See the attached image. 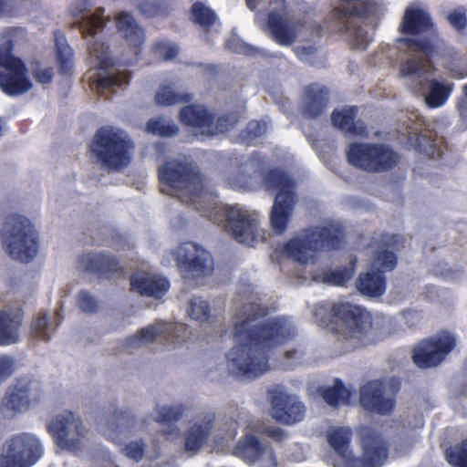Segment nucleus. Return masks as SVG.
<instances>
[{"mask_svg":"<svg viewBox=\"0 0 467 467\" xmlns=\"http://www.w3.org/2000/svg\"><path fill=\"white\" fill-rule=\"evenodd\" d=\"M265 157L257 151L253 152L238 172L228 176L226 182L231 188L238 191H255L265 184L267 191L275 192L271 226L276 234H283L296 202V183L283 171L275 169L265 173Z\"/></svg>","mask_w":467,"mask_h":467,"instance_id":"obj_4","label":"nucleus"},{"mask_svg":"<svg viewBox=\"0 0 467 467\" xmlns=\"http://www.w3.org/2000/svg\"><path fill=\"white\" fill-rule=\"evenodd\" d=\"M43 454L39 438L31 432L9 437L0 451V467H31Z\"/></svg>","mask_w":467,"mask_h":467,"instance_id":"obj_11","label":"nucleus"},{"mask_svg":"<svg viewBox=\"0 0 467 467\" xmlns=\"http://www.w3.org/2000/svg\"><path fill=\"white\" fill-rule=\"evenodd\" d=\"M31 329L36 338L44 341L49 340L52 331L49 317L46 313H40L32 322Z\"/></svg>","mask_w":467,"mask_h":467,"instance_id":"obj_46","label":"nucleus"},{"mask_svg":"<svg viewBox=\"0 0 467 467\" xmlns=\"http://www.w3.org/2000/svg\"><path fill=\"white\" fill-rule=\"evenodd\" d=\"M362 457H355L350 450L352 431L348 427H333L327 431V441L339 457L337 467H381L387 461L388 450L382 436L369 427L359 430Z\"/></svg>","mask_w":467,"mask_h":467,"instance_id":"obj_6","label":"nucleus"},{"mask_svg":"<svg viewBox=\"0 0 467 467\" xmlns=\"http://www.w3.org/2000/svg\"><path fill=\"white\" fill-rule=\"evenodd\" d=\"M178 47L175 43L168 40L157 41L152 47L153 54L163 60H171L178 54Z\"/></svg>","mask_w":467,"mask_h":467,"instance_id":"obj_48","label":"nucleus"},{"mask_svg":"<svg viewBox=\"0 0 467 467\" xmlns=\"http://www.w3.org/2000/svg\"><path fill=\"white\" fill-rule=\"evenodd\" d=\"M25 0H0V18L15 17L23 13Z\"/></svg>","mask_w":467,"mask_h":467,"instance_id":"obj_50","label":"nucleus"},{"mask_svg":"<svg viewBox=\"0 0 467 467\" xmlns=\"http://www.w3.org/2000/svg\"><path fill=\"white\" fill-rule=\"evenodd\" d=\"M3 244L10 256L23 263L36 257L37 237L31 222L20 214L8 216L1 233Z\"/></svg>","mask_w":467,"mask_h":467,"instance_id":"obj_10","label":"nucleus"},{"mask_svg":"<svg viewBox=\"0 0 467 467\" xmlns=\"http://www.w3.org/2000/svg\"><path fill=\"white\" fill-rule=\"evenodd\" d=\"M332 316L336 320L333 332L340 353L348 352L377 341L371 315L363 307L348 302L335 304Z\"/></svg>","mask_w":467,"mask_h":467,"instance_id":"obj_8","label":"nucleus"},{"mask_svg":"<svg viewBox=\"0 0 467 467\" xmlns=\"http://www.w3.org/2000/svg\"><path fill=\"white\" fill-rule=\"evenodd\" d=\"M385 389L386 385L382 380H371L364 384L359 389L361 406L371 412L389 414L393 410L395 401Z\"/></svg>","mask_w":467,"mask_h":467,"instance_id":"obj_23","label":"nucleus"},{"mask_svg":"<svg viewBox=\"0 0 467 467\" xmlns=\"http://www.w3.org/2000/svg\"><path fill=\"white\" fill-rule=\"evenodd\" d=\"M93 6L91 0H76L71 5L70 13L75 19V25L88 43V62L90 69L98 70L90 78H94L97 88L102 92H114L117 88L129 83L130 75L127 71L111 68L112 59L100 36L107 20L103 16L104 8L98 7L92 12Z\"/></svg>","mask_w":467,"mask_h":467,"instance_id":"obj_5","label":"nucleus"},{"mask_svg":"<svg viewBox=\"0 0 467 467\" xmlns=\"http://www.w3.org/2000/svg\"><path fill=\"white\" fill-rule=\"evenodd\" d=\"M78 267L82 271L107 278L121 272V267L116 258L101 253L82 254L78 258Z\"/></svg>","mask_w":467,"mask_h":467,"instance_id":"obj_28","label":"nucleus"},{"mask_svg":"<svg viewBox=\"0 0 467 467\" xmlns=\"http://www.w3.org/2000/svg\"><path fill=\"white\" fill-rule=\"evenodd\" d=\"M358 110L355 106L336 109L331 116L332 123L346 135L366 137L368 134L367 126L361 120H355Z\"/></svg>","mask_w":467,"mask_h":467,"instance_id":"obj_32","label":"nucleus"},{"mask_svg":"<svg viewBox=\"0 0 467 467\" xmlns=\"http://www.w3.org/2000/svg\"><path fill=\"white\" fill-rule=\"evenodd\" d=\"M158 176L162 193L192 205L236 242L254 246L265 240L258 213L241 204L220 203L213 192L203 190L199 169L189 157L180 155L166 161L159 167Z\"/></svg>","mask_w":467,"mask_h":467,"instance_id":"obj_2","label":"nucleus"},{"mask_svg":"<svg viewBox=\"0 0 467 467\" xmlns=\"http://www.w3.org/2000/svg\"><path fill=\"white\" fill-rule=\"evenodd\" d=\"M315 52L316 48L312 46L297 47L296 49V57L304 62H309Z\"/></svg>","mask_w":467,"mask_h":467,"instance_id":"obj_60","label":"nucleus"},{"mask_svg":"<svg viewBox=\"0 0 467 467\" xmlns=\"http://www.w3.org/2000/svg\"><path fill=\"white\" fill-rule=\"evenodd\" d=\"M235 304L232 329L234 345L225 354L226 368L231 375L254 379L270 369L269 351L296 337V327L285 316L263 319L274 308L254 293L252 284H240Z\"/></svg>","mask_w":467,"mask_h":467,"instance_id":"obj_1","label":"nucleus"},{"mask_svg":"<svg viewBox=\"0 0 467 467\" xmlns=\"http://www.w3.org/2000/svg\"><path fill=\"white\" fill-rule=\"evenodd\" d=\"M139 9L140 12L147 17H154L161 14V8L150 1L142 2Z\"/></svg>","mask_w":467,"mask_h":467,"instance_id":"obj_58","label":"nucleus"},{"mask_svg":"<svg viewBox=\"0 0 467 467\" xmlns=\"http://www.w3.org/2000/svg\"><path fill=\"white\" fill-rule=\"evenodd\" d=\"M404 54L400 66V77L406 80V85L414 92L425 90V102L429 108L436 109L443 106L451 97L454 84L448 79L431 78L433 66L431 61L433 56V45L429 41H419L412 38L400 37L396 46L381 47L376 57L380 63L382 59H393L394 52Z\"/></svg>","mask_w":467,"mask_h":467,"instance_id":"obj_3","label":"nucleus"},{"mask_svg":"<svg viewBox=\"0 0 467 467\" xmlns=\"http://www.w3.org/2000/svg\"><path fill=\"white\" fill-rule=\"evenodd\" d=\"M270 416L283 425H295L304 420L306 408L300 398L289 392L282 385L274 386L267 391Z\"/></svg>","mask_w":467,"mask_h":467,"instance_id":"obj_17","label":"nucleus"},{"mask_svg":"<svg viewBox=\"0 0 467 467\" xmlns=\"http://www.w3.org/2000/svg\"><path fill=\"white\" fill-rule=\"evenodd\" d=\"M117 28L130 47L138 48L143 44L144 29L130 13L121 12L117 16Z\"/></svg>","mask_w":467,"mask_h":467,"instance_id":"obj_35","label":"nucleus"},{"mask_svg":"<svg viewBox=\"0 0 467 467\" xmlns=\"http://www.w3.org/2000/svg\"><path fill=\"white\" fill-rule=\"evenodd\" d=\"M123 453L128 458L139 462L144 454V443L141 441H132L124 447Z\"/></svg>","mask_w":467,"mask_h":467,"instance_id":"obj_54","label":"nucleus"},{"mask_svg":"<svg viewBox=\"0 0 467 467\" xmlns=\"http://www.w3.org/2000/svg\"><path fill=\"white\" fill-rule=\"evenodd\" d=\"M146 130L154 135L168 137L176 134L178 127L168 118H154L148 121Z\"/></svg>","mask_w":467,"mask_h":467,"instance_id":"obj_43","label":"nucleus"},{"mask_svg":"<svg viewBox=\"0 0 467 467\" xmlns=\"http://www.w3.org/2000/svg\"><path fill=\"white\" fill-rule=\"evenodd\" d=\"M134 143L129 134L119 128H100L93 137L90 151L97 161L108 170L120 171L131 161Z\"/></svg>","mask_w":467,"mask_h":467,"instance_id":"obj_9","label":"nucleus"},{"mask_svg":"<svg viewBox=\"0 0 467 467\" xmlns=\"http://www.w3.org/2000/svg\"><path fill=\"white\" fill-rule=\"evenodd\" d=\"M175 261L184 279L198 282L213 273L212 254L202 245L192 242L181 244L173 253Z\"/></svg>","mask_w":467,"mask_h":467,"instance_id":"obj_16","label":"nucleus"},{"mask_svg":"<svg viewBox=\"0 0 467 467\" xmlns=\"http://www.w3.org/2000/svg\"><path fill=\"white\" fill-rule=\"evenodd\" d=\"M442 66L455 78H467V57L457 53L454 49H448L444 56Z\"/></svg>","mask_w":467,"mask_h":467,"instance_id":"obj_41","label":"nucleus"},{"mask_svg":"<svg viewBox=\"0 0 467 467\" xmlns=\"http://www.w3.org/2000/svg\"><path fill=\"white\" fill-rule=\"evenodd\" d=\"M57 60L60 70L67 73L74 66V52L60 31L55 32Z\"/></svg>","mask_w":467,"mask_h":467,"instance_id":"obj_39","label":"nucleus"},{"mask_svg":"<svg viewBox=\"0 0 467 467\" xmlns=\"http://www.w3.org/2000/svg\"><path fill=\"white\" fill-rule=\"evenodd\" d=\"M262 0H246L247 6L251 10H254L258 5H261Z\"/></svg>","mask_w":467,"mask_h":467,"instance_id":"obj_63","label":"nucleus"},{"mask_svg":"<svg viewBox=\"0 0 467 467\" xmlns=\"http://www.w3.org/2000/svg\"><path fill=\"white\" fill-rule=\"evenodd\" d=\"M327 101V88L317 84H313L306 89L303 111L308 117H317L325 109Z\"/></svg>","mask_w":467,"mask_h":467,"instance_id":"obj_36","label":"nucleus"},{"mask_svg":"<svg viewBox=\"0 0 467 467\" xmlns=\"http://www.w3.org/2000/svg\"><path fill=\"white\" fill-rule=\"evenodd\" d=\"M267 26L275 42L281 46H290L304 26L299 21L293 19L285 9H282L272 11L268 15Z\"/></svg>","mask_w":467,"mask_h":467,"instance_id":"obj_25","label":"nucleus"},{"mask_svg":"<svg viewBox=\"0 0 467 467\" xmlns=\"http://www.w3.org/2000/svg\"><path fill=\"white\" fill-rule=\"evenodd\" d=\"M15 29H8L4 32L0 40V67L4 69L13 66L15 61H21L20 58L12 56L11 51L13 48V44L11 41V33H13Z\"/></svg>","mask_w":467,"mask_h":467,"instance_id":"obj_44","label":"nucleus"},{"mask_svg":"<svg viewBox=\"0 0 467 467\" xmlns=\"http://www.w3.org/2000/svg\"><path fill=\"white\" fill-rule=\"evenodd\" d=\"M400 142L407 149L415 150L433 158L436 153V146L432 138L428 135L419 123L408 125L401 133Z\"/></svg>","mask_w":467,"mask_h":467,"instance_id":"obj_31","label":"nucleus"},{"mask_svg":"<svg viewBox=\"0 0 467 467\" xmlns=\"http://www.w3.org/2000/svg\"><path fill=\"white\" fill-rule=\"evenodd\" d=\"M192 99L191 93L176 92L173 83L162 84L155 95L156 104L164 107L189 102Z\"/></svg>","mask_w":467,"mask_h":467,"instance_id":"obj_38","label":"nucleus"},{"mask_svg":"<svg viewBox=\"0 0 467 467\" xmlns=\"http://www.w3.org/2000/svg\"><path fill=\"white\" fill-rule=\"evenodd\" d=\"M188 327L184 324H172L158 321L148 326L137 334L128 337L122 346L123 350L133 352L158 338L167 342L176 343L186 336Z\"/></svg>","mask_w":467,"mask_h":467,"instance_id":"obj_19","label":"nucleus"},{"mask_svg":"<svg viewBox=\"0 0 467 467\" xmlns=\"http://www.w3.org/2000/svg\"><path fill=\"white\" fill-rule=\"evenodd\" d=\"M100 431L103 432L105 436L108 437L109 440L117 443L119 441V436L124 431H126V427L121 425H115L110 423L109 425H100Z\"/></svg>","mask_w":467,"mask_h":467,"instance_id":"obj_55","label":"nucleus"},{"mask_svg":"<svg viewBox=\"0 0 467 467\" xmlns=\"http://www.w3.org/2000/svg\"><path fill=\"white\" fill-rule=\"evenodd\" d=\"M15 359L6 355H0V382L9 378L15 371Z\"/></svg>","mask_w":467,"mask_h":467,"instance_id":"obj_53","label":"nucleus"},{"mask_svg":"<svg viewBox=\"0 0 467 467\" xmlns=\"http://www.w3.org/2000/svg\"><path fill=\"white\" fill-rule=\"evenodd\" d=\"M449 24L457 31L463 30L467 26L466 9L458 6L451 10L446 16Z\"/></svg>","mask_w":467,"mask_h":467,"instance_id":"obj_51","label":"nucleus"},{"mask_svg":"<svg viewBox=\"0 0 467 467\" xmlns=\"http://www.w3.org/2000/svg\"><path fill=\"white\" fill-rule=\"evenodd\" d=\"M342 238L340 223L329 221L323 226L300 230L283 244L281 253L301 265H312L317 262L320 251L338 249Z\"/></svg>","mask_w":467,"mask_h":467,"instance_id":"obj_7","label":"nucleus"},{"mask_svg":"<svg viewBox=\"0 0 467 467\" xmlns=\"http://www.w3.org/2000/svg\"><path fill=\"white\" fill-rule=\"evenodd\" d=\"M456 347L454 336L441 332L437 336L421 341L413 351L412 359L416 366L422 368L439 365Z\"/></svg>","mask_w":467,"mask_h":467,"instance_id":"obj_21","label":"nucleus"},{"mask_svg":"<svg viewBox=\"0 0 467 467\" xmlns=\"http://www.w3.org/2000/svg\"><path fill=\"white\" fill-rule=\"evenodd\" d=\"M433 274L437 275H441L443 278H451V270L448 268L447 264L442 263L441 265H436L432 269Z\"/></svg>","mask_w":467,"mask_h":467,"instance_id":"obj_62","label":"nucleus"},{"mask_svg":"<svg viewBox=\"0 0 467 467\" xmlns=\"http://www.w3.org/2000/svg\"><path fill=\"white\" fill-rule=\"evenodd\" d=\"M131 289L138 294L156 299L161 298L170 289L167 278L148 270H138L130 277Z\"/></svg>","mask_w":467,"mask_h":467,"instance_id":"obj_26","label":"nucleus"},{"mask_svg":"<svg viewBox=\"0 0 467 467\" xmlns=\"http://www.w3.org/2000/svg\"><path fill=\"white\" fill-rule=\"evenodd\" d=\"M25 63L15 61L13 66L0 72V88L9 96L22 95L32 88Z\"/></svg>","mask_w":467,"mask_h":467,"instance_id":"obj_27","label":"nucleus"},{"mask_svg":"<svg viewBox=\"0 0 467 467\" xmlns=\"http://www.w3.org/2000/svg\"><path fill=\"white\" fill-rule=\"evenodd\" d=\"M48 432L59 448L77 454L83 448L87 429L80 417L70 410H64L48 424Z\"/></svg>","mask_w":467,"mask_h":467,"instance_id":"obj_15","label":"nucleus"},{"mask_svg":"<svg viewBox=\"0 0 467 467\" xmlns=\"http://www.w3.org/2000/svg\"><path fill=\"white\" fill-rule=\"evenodd\" d=\"M356 390L351 387H345L340 379H335L332 386L324 388L321 390V397L324 401L331 407L350 405L352 396Z\"/></svg>","mask_w":467,"mask_h":467,"instance_id":"obj_37","label":"nucleus"},{"mask_svg":"<svg viewBox=\"0 0 467 467\" xmlns=\"http://www.w3.org/2000/svg\"><path fill=\"white\" fill-rule=\"evenodd\" d=\"M347 157L353 166L377 172L392 168L399 161L398 154L389 147L374 143H352Z\"/></svg>","mask_w":467,"mask_h":467,"instance_id":"obj_14","label":"nucleus"},{"mask_svg":"<svg viewBox=\"0 0 467 467\" xmlns=\"http://www.w3.org/2000/svg\"><path fill=\"white\" fill-rule=\"evenodd\" d=\"M184 408L182 404L156 405L155 420L161 425V432L169 441L179 438L180 430L175 423L182 418Z\"/></svg>","mask_w":467,"mask_h":467,"instance_id":"obj_33","label":"nucleus"},{"mask_svg":"<svg viewBox=\"0 0 467 467\" xmlns=\"http://www.w3.org/2000/svg\"><path fill=\"white\" fill-rule=\"evenodd\" d=\"M306 353L304 345L296 343L286 348L278 358L277 365L285 370H292L305 364Z\"/></svg>","mask_w":467,"mask_h":467,"instance_id":"obj_40","label":"nucleus"},{"mask_svg":"<svg viewBox=\"0 0 467 467\" xmlns=\"http://www.w3.org/2000/svg\"><path fill=\"white\" fill-rule=\"evenodd\" d=\"M189 317L200 323H204L211 317V308L207 300L200 296H194L191 299L187 308Z\"/></svg>","mask_w":467,"mask_h":467,"instance_id":"obj_42","label":"nucleus"},{"mask_svg":"<svg viewBox=\"0 0 467 467\" xmlns=\"http://www.w3.org/2000/svg\"><path fill=\"white\" fill-rule=\"evenodd\" d=\"M23 313L19 308L0 310V345L15 344L19 338Z\"/></svg>","mask_w":467,"mask_h":467,"instance_id":"obj_34","label":"nucleus"},{"mask_svg":"<svg viewBox=\"0 0 467 467\" xmlns=\"http://www.w3.org/2000/svg\"><path fill=\"white\" fill-rule=\"evenodd\" d=\"M462 91L465 98L459 100L457 109L460 117L462 119L467 120V84L462 87Z\"/></svg>","mask_w":467,"mask_h":467,"instance_id":"obj_61","label":"nucleus"},{"mask_svg":"<svg viewBox=\"0 0 467 467\" xmlns=\"http://www.w3.org/2000/svg\"><path fill=\"white\" fill-rule=\"evenodd\" d=\"M34 77L41 84H48L53 79V68L50 67H38L34 70Z\"/></svg>","mask_w":467,"mask_h":467,"instance_id":"obj_57","label":"nucleus"},{"mask_svg":"<svg viewBox=\"0 0 467 467\" xmlns=\"http://www.w3.org/2000/svg\"><path fill=\"white\" fill-rule=\"evenodd\" d=\"M192 19L201 26L208 27L215 23L216 15L203 3L197 2L192 7Z\"/></svg>","mask_w":467,"mask_h":467,"instance_id":"obj_45","label":"nucleus"},{"mask_svg":"<svg viewBox=\"0 0 467 467\" xmlns=\"http://www.w3.org/2000/svg\"><path fill=\"white\" fill-rule=\"evenodd\" d=\"M226 417L230 423L224 422L220 426L215 435L216 441L222 444L232 441L237 434V427H244V431L263 433L276 441H285L287 433L276 426H269L254 418L244 408L231 406L228 409Z\"/></svg>","mask_w":467,"mask_h":467,"instance_id":"obj_12","label":"nucleus"},{"mask_svg":"<svg viewBox=\"0 0 467 467\" xmlns=\"http://www.w3.org/2000/svg\"><path fill=\"white\" fill-rule=\"evenodd\" d=\"M399 238H400L399 236L393 235L390 237L389 240H388V243L390 244H394L398 243Z\"/></svg>","mask_w":467,"mask_h":467,"instance_id":"obj_64","label":"nucleus"},{"mask_svg":"<svg viewBox=\"0 0 467 467\" xmlns=\"http://www.w3.org/2000/svg\"><path fill=\"white\" fill-rule=\"evenodd\" d=\"M78 307L87 313H93L97 310L98 302L95 297L87 291H81L77 297Z\"/></svg>","mask_w":467,"mask_h":467,"instance_id":"obj_52","label":"nucleus"},{"mask_svg":"<svg viewBox=\"0 0 467 467\" xmlns=\"http://www.w3.org/2000/svg\"><path fill=\"white\" fill-rule=\"evenodd\" d=\"M215 413H202L192 425L185 437V450L196 452L208 440L215 420Z\"/></svg>","mask_w":467,"mask_h":467,"instance_id":"obj_29","label":"nucleus"},{"mask_svg":"<svg viewBox=\"0 0 467 467\" xmlns=\"http://www.w3.org/2000/svg\"><path fill=\"white\" fill-rule=\"evenodd\" d=\"M239 440L234 449V454L245 462H259V467H277V459L274 451L263 445L257 437L249 431Z\"/></svg>","mask_w":467,"mask_h":467,"instance_id":"obj_22","label":"nucleus"},{"mask_svg":"<svg viewBox=\"0 0 467 467\" xmlns=\"http://www.w3.org/2000/svg\"><path fill=\"white\" fill-rule=\"evenodd\" d=\"M226 47L234 53L253 54L254 47L241 41L234 35L232 38L227 40Z\"/></svg>","mask_w":467,"mask_h":467,"instance_id":"obj_56","label":"nucleus"},{"mask_svg":"<svg viewBox=\"0 0 467 467\" xmlns=\"http://www.w3.org/2000/svg\"><path fill=\"white\" fill-rule=\"evenodd\" d=\"M43 394L41 382L31 377L18 379L6 390L0 403V412L5 418L26 413L37 403Z\"/></svg>","mask_w":467,"mask_h":467,"instance_id":"obj_13","label":"nucleus"},{"mask_svg":"<svg viewBox=\"0 0 467 467\" xmlns=\"http://www.w3.org/2000/svg\"><path fill=\"white\" fill-rule=\"evenodd\" d=\"M399 31L403 35L410 36L434 31V23L431 14L422 2H412L406 6Z\"/></svg>","mask_w":467,"mask_h":467,"instance_id":"obj_24","label":"nucleus"},{"mask_svg":"<svg viewBox=\"0 0 467 467\" xmlns=\"http://www.w3.org/2000/svg\"><path fill=\"white\" fill-rule=\"evenodd\" d=\"M356 260H351L348 266L329 269L322 272L312 273L311 277L307 275L302 274L301 270L298 269L295 273L296 278L298 283H306L312 279L316 282H321L332 285H344L348 280H350L355 273Z\"/></svg>","mask_w":467,"mask_h":467,"instance_id":"obj_30","label":"nucleus"},{"mask_svg":"<svg viewBox=\"0 0 467 467\" xmlns=\"http://www.w3.org/2000/svg\"><path fill=\"white\" fill-rule=\"evenodd\" d=\"M181 121L196 129L205 136L223 133L236 123L237 116L234 113L220 117L213 124V116L202 105H191L182 109Z\"/></svg>","mask_w":467,"mask_h":467,"instance_id":"obj_20","label":"nucleus"},{"mask_svg":"<svg viewBox=\"0 0 467 467\" xmlns=\"http://www.w3.org/2000/svg\"><path fill=\"white\" fill-rule=\"evenodd\" d=\"M402 317H403L405 323L409 327L416 326L420 321V319L422 317L420 312H419L417 310H413V309H409V310L403 311Z\"/></svg>","mask_w":467,"mask_h":467,"instance_id":"obj_59","label":"nucleus"},{"mask_svg":"<svg viewBox=\"0 0 467 467\" xmlns=\"http://www.w3.org/2000/svg\"><path fill=\"white\" fill-rule=\"evenodd\" d=\"M267 130V124L265 121L252 120L250 121L246 129L242 131L241 138L245 143H252L256 138L265 133Z\"/></svg>","mask_w":467,"mask_h":467,"instance_id":"obj_49","label":"nucleus"},{"mask_svg":"<svg viewBox=\"0 0 467 467\" xmlns=\"http://www.w3.org/2000/svg\"><path fill=\"white\" fill-rule=\"evenodd\" d=\"M446 459L454 467H467V440L446 450Z\"/></svg>","mask_w":467,"mask_h":467,"instance_id":"obj_47","label":"nucleus"},{"mask_svg":"<svg viewBox=\"0 0 467 467\" xmlns=\"http://www.w3.org/2000/svg\"><path fill=\"white\" fill-rule=\"evenodd\" d=\"M397 265L396 254L387 249L377 250L372 256L370 269L360 275L357 281L358 290L368 297H379L386 290L385 272L392 271Z\"/></svg>","mask_w":467,"mask_h":467,"instance_id":"obj_18","label":"nucleus"}]
</instances>
